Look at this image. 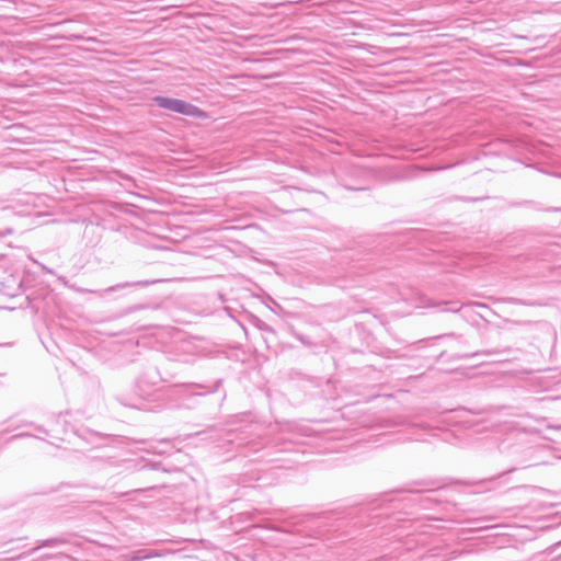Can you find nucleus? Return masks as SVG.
Instances as JSON below:
<instances>
[{"label": "nucleus", "instance_id": "1", "mask_svg": "<svg viewBox=\"0 0 561 561\" xmlns=\"http://www.w3.org/2000/svg\"><path fill=\"white\" fill-rule=\"evenodd\" d=\"M153 101L160 107L179 113V114L197 117V118H206L207 117V114L199 107H197L193 104H190L185 101L179 100V99L157 96L153 99Z\"/></svg>", "mask_w": 561, "mask_h": 561}]
</instances>
